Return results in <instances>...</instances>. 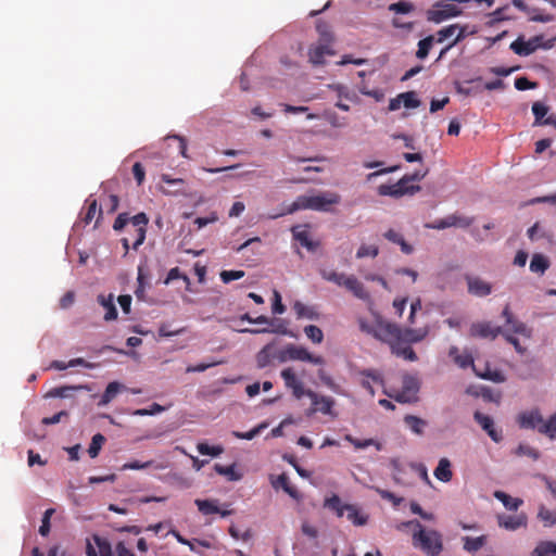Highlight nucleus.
<instances>
[{
	"instance_id": "obj_20",
	"label": "nucleus",
	"mask_w": 556,
	"mask_h": 556,
	"mask_svg": "<svg viewBox=\"0 0 556 556\" xmlns=\"http://www.w3.org/2000/svg\"><path fill=\"white\" fill-rule=\"evenodd\" d=\"M448 356L453 359V362L460 368L465 369L469 366L472 368L476 367L473 364V357L469 352L460 353L459 349L455 345H452L448 350Z\"/></svg>"
},
{
	"instance_id": "obj_37",
	"label": "nucleus",
	"mask_w": 556,
	"mask_h": 556,
	"mask_svg": "<svg viewBox=\"0 0 556 556\" xmlns=\"http://www.w3.org/2000/svg\"><path fill=\"white\" fill-rule=\"evenodd\" d=\"M404 422L412 430V432L418 435L424 433V428L427 425L426 420L414 415H406L404 417Z\"/></svg>"
},
{
	"instance_id": "obj_2",
	"label": "nucleus",
	"mask_w": 556,
	"mask_h": 556,
	"mask_svg": "<svg viewBox=\"0 0 556 556\" xmlns=\"http://www.w3.org/2000/svg\"><path fill=\"white\" fill-rule=\"evenodd\" d=\"M403 527H415L413 545L421 549L427 556H439L443 549L442 535L435 530H426L418 520L402 523Z\"/></svg>"
},
{
	"instance_id": "obj_54",
	"label": "nucleus",
	"mask_w": 556,
	"mask_h": 556,
	"mask_svg": "<svg viewBox=\"0 0 556 556\" xmlns=\"http://www.w3.org/2000/svg\"><path fill=\"white\" fill-rule=\"evenodd\" d=\"M515 453L518 456H528L534 460L540 457L539 451L528 444H519Z\"/></svg>"
},
{
	"instance_id": "obj_33",
	"label": "nucleus",
	"mask_w": 556,
	"mask_h": 556,
	"mask_svg": "<svg viewBox=\"0 0 556 556\" xmlns=\"http://www.w3.org/2000/svg\"><path fill=\"white\" fill-rule=\"evenodd\" d=\"M549 267V262L547 257L542 254H534L530 262V270L532 273L543 275L545 270Z\"/></svg>"
},
{
	"instance_id": "obj_25",
	"label": "nucleus",
	"mask_w": 556,
	"mask_h": 556,
	"mask_svg": "<svg viewBox=\"0 0 556 556\" xmlns=\"http://www.w3.org/2000/svg\"><path fill=\"white\" fill-rule=\"evenodd\" d=\"M451 466V462L447 458H441L434 469V477L442 482H450L453 478Z\"/></svg>"
},
{
	"instance_id": "obj_24",
	"label": "nucleus",
	"mask_w": 556,
	"mask_h": 556,
	"mask_svg": "<svg viewBox=\"0 0 556 556\" xmlns=\"http://www.w3.org/2000/svg\"><path fill=\"white\" fill-rule=\"evenodd\" d=\"M383 237L389 240L392 243L399 244L401 247V251L405 254H412L414 251V248L407 243L404 239V237L395 231L394 229H389L383 233Z\"/></svg>"
},
{
	"instance_id": "obj_11",
	"label": "nucleus",
	"mask_w": 556,
	"mask_h": 556,
	"mask_svg": "<svg viewBox=\"0 0 556 556\" xmlns=\"http://www.w3.org/2000/svg\"><path fill=\"white\" fill-rule=\"evenodd\" d=\"M465 280L468 286V292L475 296L483 298L492 292V286L480 277L466 275Z\"/></svg>"
},
{
	"instance_id": "obj_1",
	"label": "nucleus",
	"mask_w": 556,
	"mask_h": 556,
	"mask_svg": "<svg viewBox=\"0 0 556 556\" xmlns=\"http://www.w3.org/2000/svg\"><path fill=\"white\" fill-rule=\"evenodd\" d=\"M341 197L337 192L326 191L316 195H300L287 208L268 216L270 219L293 214L299 210H313L318 212H330L332 205L339 204Z\"/></svg>"
},
{
	"instance_id": "obj_38",
	"label": "nucleus",
	"mask_w": 556,
	"mask_h": 556,
	"mask_svg": "<svg viewBox=\"0 0 556 556\" xmlns=\"http://www.w3.org/2000/svg\"><path fill=\"white\" fill-rule=\"evenodd\" d=\"M85 387L83 386H63L51 389L47 396L49 397H70L73 395V392L76 390H81Z\"/></svg>"
},
{
	"instance_id": "obj_19",
	"label": "nucleus",
	"mask_w": 556,
	"mask_h": 556,
	"mask_svg": "<svg viewBox=\"0 0 556 556\" xmlns=\"http://www.w3.org/2000/svg\"><path fill=\"white\" fill-rule=\"evenodd\" d=\"M94 542L99 548V555L90 542L86 546L87 556H114L111 544L108 540L94 535Z\"/></svg>"
},
{
	"instance_id": "obj_62",
	"label": "nucleus",
	"mask_w": 556,
	"mask_h": 556,
	"mask_svg": "<svg viewBox=\"0 0 556 556\" xmlns=\"http://www.w3.org/2000/svg\"><path fill=\"white\" fill-rule=\"evenodd\" d=\"M465 27L459 26L458 24H453L440 29L437 35H465Z\"/></svg>"
},
{
	"instance_id": "obj_44",
	"label": "nucleus",
	"mask_w": 556,
	"mask_h": 556,
	"mask_svg": "<svg viewBox=\"0 0 556 556\" xmlns=\"http://www.w3.org/2000/svg\"><path fill=\"white\" fill-rule=\"evenodd\" d=\"M344 439L354 445L355 448H366L370 445H375L377 450H381V444L374 439L358 440L351 434H346Z\"/></svg>"
},
{
	"instance_id": "obj_22",
	"label": "nucleus",
	"mask_w": 556,
	"mask_h": 556,
	"mask_svg": "<svg viewBox=\"0 0 556 556\" xmlns=\"http://www.w3.org/2000/svg\"><path fill=\"white\" fill-rule=\"evenodd\" d=\"M428 334L427 329H410V328H401V336L399 341H404L405 343H417L422 341Z\"/></svg>"
},
{
	"instance_id": "obj_61",
	"label": "nucleus",
	"mask_w": 556,
	"mask_h": 556,
	"mask_svg": "<svg viewBox=\"0 0 556 556\" xmlns=\"http://www.w3.org/2000/svg\"><path fill=\"white\" fill-rule=\"evenodd\" d=\"M453 224H454V222H452V215H448L444 218L434 220L432 224H427L426 227L431 228V229L441 230V229L453 227Z\"/></svg>"
},
{
	"instance_id": "obj_46",
	"label": "nucleus",
	"mask_w": 556,
	"mask_h": 556,
	"mask_svg": "<svg viewBox=\"0 0 556 556\" xmlns=\"http://www.w3.org/2000/svg\"><path fill=\"white\" fill-rule=\"evenodd\" d=\"M304 333L313 343L319 344L324 340V333L321 329L315 325L305 326Z\"/></svg>"
},
{
	"instance_id": "obj_32",
	"label": "nucleus",
	"mask_w": 556,
	"mask_h": 556,
	"mask_svg": "<svg viewBox=\"0 0 556 556\" xmlns=\"http://www.w3.org/2000/svg\"><path fill=\"white\" fill-rule=\"evenodd\" d=\"M346 518L355 526H364L367 523L368 517L362 515L356 506L348 504L345 505Z\"/></svg>"
},
{
	"instance_id": "obj_8",
	"label": "nucleus",
	"mask_w": 556,
	"mask_h": 556,
	"mask_svg": "<svg viewBox=\"0 0 556 556\" xmlns=\"http://www.w3.org/2000/svg\"><path fill=\"white\" fill-rule=\"evenodd\" d=\"M307 397L312 401V408L308 410L307 415L320 412L324 415L336 416L332 412L336 401L332 397L320 395L313 390H308Z\"/></svg>"
},
{
	"instance_id": "obj_43",
	"label": "nucleus",
	"mask_w": 556,
	"mask_h": 556,
	"mask_svg": "<svg viewBox=\"0 0 556 556\" xmlns=\"http://www.w3.org/2000/svg\"><path fill=\"white\" fill-rule=\"evenodd\" d=\"M345 505L342 504L340 497L338 495H332L331 497L325 501V506L334 510L338 517H343L345 514Z\"/></svg>"
},
{
	"instance_id": "obj_36",
	"label": "nucleus",
	"mask_w": 556,
	"mask_h": 556,
	"mask_svg": "<svg viewBox=\"0 0 556 556\" xmlns=\"http://www.w3.org/2000/svg\"><path fill=\"white\" fill-rule=\"evenodd\" d=\"M538 518L543 522L546 528L556 526V510L548 509L544 505L539 507Z\"/></svg>"
},
{
	"instance_id": "obj_39",
	"label": "nucleus",
	"mask_w": 556,
	"mask_h": 556,
	"mask_svg": "<svg viewBox=\"0 0 556 556\" xmlns=\"http://www.w3.org/2000/svg\"><path fill=\"white\" fill-rule=\"evenodd\" d=\"M539 432L545 434L552 440L556 438V413L553 414L546 421L543 419L542 425L539 427Z\"/></svg>"
},
{
	"instance_id": "obj_12",
	"label": "nucleus",
	"mask_w": 556,
	"mask_h": 556,
	"mask_svg": "<svg viewBox=\"0 0 556 556\" xmlns=\"http://www.w3.org/2000/svg\"><path fill=\"white\" fill-rule=\"evenodd\" d=\"M502 333L501 327L492 326L489 321L475 323L470 327V334L482 339H495Z\"/></svg>"
},
{
	"instance_id": "obj_51",
	"label": "nucleus",
	"mask_w": 556,
	"mask_h": 556,
	"mask_svg": "<svg viewBox=\"0 0 556 556\" xmlns=\"http://www.w3.org/2000/svg\"><path fill=\"white\" fill-rule=\"evenodd\" d=\"M548 108L541 102H534L532 113L534 115V125H541L544 116L547 114Z\"/></svg>"
},
{
	"instance_id": "obj_13",
	"label": "nucleus",
	"mask_w": 556,
	"mask_h": 556,
	"mask_svg": "<svg viewBox=\"0 0 556 556\" xmlns=\"http://www.w3.org/2000/svg\"><path fill=\"white\" fill-rule=\"evenodd\" d=\"M543 422L539 409L526 410L518 415V425L522 429H538Z\"/></svg>"
},
{
	"instance_id": "obj_52",
	"label": "nucleus",
	"mask_w": 556,
	"mask_h": 556,
	"mask_svg": "<svg viewBox=\"0 0 556 556\" xmlns=\"http://www.w3.org/2000/svg\"><path fill=\"white\" fill-rule=\"evenodd\" d=\"M433 39L434 37H424V39L419 41L418 50L416 52L417 58L425 59L428 55L429 50L432 47Z\"/></svg>"
},
{
	"instance_id": "obj_59",
	"label": "nucleus",
	"mask_w": 556,
	"mask_h": 556,
	"mask_svg": "<svg viewBox=\"0 0 556 556\" xmlns=\"http://www.w3.org/2000/svg\"><path fill=\"white\" fill-rule=\"evenodd\" d=\"M318 377L321 380V382L329 388L331 391L336 393H341V388L338 383L334 382V380L328 376L324 370L318 371Z\"/></svg>"
},
{
	"instance_id": "obj_49",
	"label": "nucleus",
	"mask_w": 556,
	"mask_h": 556,
	"mask_svg": "<svg viewBox=\"0 0 556 556\" xmlns=\"http://www.w3.org/2000/svg\"><path fill=\"white\" fill-rule=\"evenodd\" d=\"M197 448L200 454L208 455V456H213V457L218 456L224 452V448L219 445L211 446L207 443H203V442L199 443L197 445Z\"/></svg>"
},
{
	"instance_id": "obj_10",
	"label": "nucleus",
	"mask_w": 556,
	"mask_h": 556,
	"mask_svg": "<svg viewBox=\"0 0 556 556\" xmlns=\"http://www.w3.org/2000/svg\"><path fill=\"white\" fill-rule=\"evenodd\" d=\"M473 419L480 425V427L489 434V437L498 443L503 440L502 430H497L494 425V420L491 416L484 415L480 412L473 414Z\"/></svg>"
},
{
	"instance_id": "obj_26",
	"label": "nucleus",
	"mask_w": 556,
	"mask_h": 556,
	"mask_svg": "<svg viewBox=\"0 0 556 556\" xmlns=\"http://www.w3.org/2000/svg\"><path fill=\"white\" fill-rule=\"evenodd\" d=\"M498 525L502 528L507 530H517L523 526H526V517L525 516H500Z\"/></svg>"
},
{
	"instance_id": "obj_64",
	"label": "nucleus",
	"mask_w": 556,
	"mask_h": 556,
	"mask_svg": "<svg viewBox=\"0 0 556 556\" xmlns=\"http://www.w3.org/2000/svg\"><path fill=\"white\" fill-rule=\"evenodd\" d=\"M536 87V83L530 81L527 77H518L515 79V88L518 90H528Z\"/></svg>"
},
{
	"instance_id": "obj_58",
	"label": "nucleus",
	"mask_w": 556,
	"mask_h": 556,
	"mask_svg": "<svg viewBox=\"0 0 556 556\" xmlns=\"http://www.w3.org/2000/svg\"><path fill=\"white\" fill-rule=\"evenodd\" d=\"M265 428H266V424H261L248 432L233 431L232 434H233V437H236L238 439L252 440Z\"/></svg>"
},
{
	"instance_id": "obj_55",
	"label": "nucleus",
	"mask_w": 556,
	"mask_h": 556,
	"mask_svg": "<svg viewBox=\"0 0 556 556\" xmlns=\"http://www.w3.org/2000/svg\"><path fill=\"white\" fill-rule=\"evenodd\" d=\"M378 253H379V249L377 245L363 244L358 248V250L356 252V257L357 258H364L367 256L376 257L378 255Z\"/></svg>"
},
{
	"instance_id": "obj_42",
	"label": "nucleus",
	"mask_w": 556,
	"mask_h": 556,
	"mask_svg": "<svg viewBox=\"0 0 556 556\" xmlns=\"http://www.w3.org/2000/svg\"><path fill=\"white\" fill-rule=\"evenodd\" d=\"M473 371L478 377L485 379V380H490V381H493L496 383H501V382L505 381V376L500 370H491L490 368H486V370L484 372H480L477 370L476 367H473Z\"/></svg>"
},
{
	"instance_id": "obj_21",
	"label": "nucleus",
	"mask_w": 556,
	"mask_h": 556,
	"mask_svg": "<svg viewBox=\"0 0 556 556\" xmlns=\"http://www.w3.org/2000/svg\"><path fill=\"white\" fill-rule=\"evenodd\" d=\"M97 301L105 309L103 317L105 321L115 320L117 318V309L114 304V295L112 293L109 295L99 294Z\"/></svg>"
},
{
	"instance_id": "obj_7",
	"label": "nucleus",
	"mask_w": 556,
	"mask_h": 556,
	"mask_svg": "<svg viewBox=\"0 0 556 556\" xmlns=\"http://www.w3.org/2000/svg\"><path fill=\"white\" fill-rule=\"evenodd\" d=\"M401 336V327L395 324L382 319L380 316L376 317L374 338L388 343L390 346L399 341Z\"/></svg>"
},
{
	"instance_id": "obj_16",
	"label": "nucleus",
	"mask_w": 556,
	"mask_h": 556,
	"mask_svg": "<svg viewBox=\"0 0 556 556\" xmlns=\"http://www.w3.org/2000/svg\"><path fill=\"white\" fill-rule=\"evenodd\" d=\"M270 483L275 490L281 488L290 497L296 501L301 500L302 497L296 488L291 485L289 478L286 473H281L278 477L270 476Z\"/></svg>"
},
{
	"instance_id": "obj_5",
	"label": "nucleus",
	"mask_w": 556,
	"mask_h": 556,
	"mask_svg": "<svg viewBox=\"0 0 556 556\" xmlns=\"http://www.w3.org/2000/svg\"><path fill=\"white\" fill-rule=\"evenodd\" d=\"M278 358L282 363L288 361L308 362L314 365H323L325 363L321 356L314 355L304 346L292 343L286 345V348L280 351Z\"/></svg>"
},
{
	"instance_id": "obj_40",
	"label": "nucleus",
	"mask_w": 556,
	"mask_h": 556,
	"mask_svg": "<svg viewBox=\"0 0 556 556\" xmlns=\"http://www.w3.org/2000/svg\"><path fill=\"white\" fill-rule=\"evenodd\" d=\"M198 509L203 514V515H212V514H217L219 513V508L216 504V501H212V500H195L194 501Z\"/></svg>"
},
{
	"instance_id": "obj_6",
	"label": "nucleus",
	"mask_w": 556,
	"mask_h": 556,
	"mask_svg": "<svg viewBox=\"0 0 556 556\" xmlns=\"http://www.w3.org/2000/svg\"><path fill=\"white\" fill-rule=\"evenodd\" d=\"M420 389L419 379L412 375H405L402 380V390L396 394L384 391V394L399 403H412L418 400L417 393Z\"/></svg>"
},
{
	"instance_id": "obj_31",
	"label": "nucleus",
	"mask_w": 556,
	"mask_h": 556,
	"mask_svg": "<svg viewBox=\"0 0 556 556\" xmlns=\"http://www.w3.org/2000/svg\"><path fill=\"white\" fill-rule=\"evenodd\" d=\"M293 308L299 318H307L312 320L319 318L318 312L313 306H307L301 302H295Z\"/></svg>"
},
{
	"instance_id": "obj_15",
	"label": "nucleus",
	"mask_w": 556,
	"mask_h": 556,
	"mask_svg": "<svg viewBox=\"0 0 556 556\" xmlns=\"http://www.w3.org/2000/svg\"><path fill=\"white\" fill-rule=\"evenodd\" d=\"M333 54L334 51L332 50L329 42L312 47L308 51L309 62L314 65H323L326 61V58Z\"/></svg>"
},
{
	"instance_id": "obj_57",
	"label": "nucleus",
	"mask_w": 556,
	"mask_h": 556,
	"mask_svg": "<svg viewBox=\"0 0 556 556\" xmlns=\"http://www.w3.org/2000/svg\"><path fill=\"white\" fill-rule=\"evenodd\" d=\"M451 215H452V222H454L453 227L468 228L475 222L473 217H468V216L459 215V214H451Z\"/></svg>"
},
{
	"instance_id": "obj_41",
	"label": "nucleus",
	"mask_w": 556,
	"mask_h": 556,
	"mask_svg": "<svg viewBox=\"0 0 556 556\" xmlns=\"http://www.w3.org/2000/svg\"><path fill=\"white\" fill-rule=\"evenodd\" d=\"M319 274L323 279L333 282L337 286L343 287V281L346 280V275L342 273H337L334 270L320 269Z\"/></svg>"
},
{
	"instance_id": "obj_9",
	"label": "nucleus",
	"mask_w": 556,
	"mask_h": 556,
	"mask_svg": "<svg viewBox=\"0 0 556 556\" xmlns=\"http://www.w3.org/2000/svg\"><path fill=\"white\" fill-rule=\"evenodd\" d=\"M419 186H407V179H400L396 184L393 185H380L378 187V193L380 195H389L394 198H400L404 194H414L419 191Z\"/></svg>"
},
{
	"instance_id": "obj_27",
	"label": "nucleus",
	"mask_w": 556,
	"mask_h": 556,
	"mask_svg": "<svg viewBox=\"0 0 556 556\" xmlns=\"http://www.w3.org/2000/svg\"><path fill=\"white\" fill-rule=\"evenodd\" d=\"M402 343H405V342L396 341L393 345L390 346L392 354H394L399 357H403L404 359L409 361V362L417 361V355H416L415 351L408 345L403 346Z\"/></svg>"
},
{
	"instance_id": "obj_63",
	"label": "nucleus",
	"mask_w": 556,
	"mask_h": 556,
	"mask_svg": "<svg viewBox=\"0 0 556 556\" xmlns=\"http://www.w3.org/2000/svg\"><path fill=\"white\" fill-rule=\"evenodd\" d=\"M152 460L141 463L139 460H134L130 463H126L122 466V470H139L146 469L152 466Z\"/></svg>"
},
{
	"instance_id": "obj_29",
	"label": "nucleus",
	"mask_w": 556,
	"mask_h": 556,
	"mask_svg": "<svg viewBox=\"0 0 556 556\" xmlns=\"http://www.w3.org/2000/svg\"><path fill=\"white\" fill-rule=\"evenodd\" d=\"M86 203H87V211L85 213V215L83 216V222L88 225L91 223V220L96 217V215L98 214V218L96 220V226L98 225L99 223V219L101 218V210L98 207V202L96 199H87L86 200Z\"/></svg>"
},
{
	"instance_id": "obj_35",
	"label": "nucleus",
	"mask_w": 556,
	"mask_h": 556,
	"mask_svg": "<svg viewBox=\"0 0 556 556\" xmlns=\"http://www.w3.org/2000/svg\"><path fill=\"white\" fill-rule=\"evenodd\" d=\"M214 468L218 475L227 477V479L229 481H239L242 478V473H240L236 470L235 464L229 465V466H223V465L216 464Z\"/></svg>"
},
{
	"instance_id": "obj_47",
	"label": "nucleus",
	"mask_w": 556,
	"mask_h": 556,
	"mask_svg": "<svg viewBox=\"0 0 556 556\" xmlns=\"http://www.w3.org/2000/svg\"><path fill=\"white\" fill-rule=\"evenodd\" d=\"M400 99L406 109H416L420 105V100L417 98L415 91L400 93Z\"/></svg>"
},
{
	"instance_id": "obj_18",
	"label": "nucleus",
	"mask_w": 556,
	"mask_h": 556,
	"mask_svg": "<svg viewBox=\"0 0 556 556\" xmlns=\"http://www.w3.org/2000/svg\"><path fill=\"white\" fill-rule=\"evenodd\" d=\"M343 287L353 293V295L361 300H368L369 293L366 291L364 285L353 275L346 277L343 281Z\"/></svg>"
},
{
	"instance_id": "obj_28",
	"label": "nucleus",
	"mask_w": 556,
	"mask_h": 556,
	"mask_svg": "<svg viewBox=\"0 0 556 556\" xmlns=\"http://www.w3.org/2000/svg\"><path fill=\"white\" fill-rule=\"evenodd\" d=\"M494 497L496 500L501 501L506 509L513 510V511L517 510L523 504L522 500L517 498V497H511L510 495H508L507 493H505L503 491H495Z\"/></svg>"
},
{
	"instance_id": "obj_60",
	"label": "nucleus",
	"mask_w": 556,
	"mask_h": 556,
	"mask_svg": "<svg viewBox=\"0 0 556 556\" xmlns=\"http://www.w3.org/2000/svg\"><path fill=\"white\" fill-rule=\"evenodd\" d=\"M243 276V270H223L220 273V279L224 283H229L233 280L241 279Z\"/></svg>"
},
{
	"instance_id": "obj_50",
	"label": "nucleus",
	"mask_w": 556,
	"mask_h": 556,
	"mask_svg": "<svg viewBox=\"0 0 556 556\" xmlns=\"http://www.w3.org/2000/svg\"><path fill=\"white\" fill-rule=\"evenodd\" d=\"M414 9V4L408 1H399L389 5V10L397 14H407Z\"/></svg>"
},
{
	"instance_id": "obj_17",
	"label": "nucleus",
	"mask_w": 556,
	"mask_h": 556,
	"mask_svg": "<svg viewBox=\"0 0 556 556\" xmlns=\"http://www.w3.org/2000/svg\"><path fill=\"white\" fill-rule=\"evenodd\" d=\"M293 238L300 242V244L306 248L311 252H315L319 248V242L314 241L309 238V233L302 226H294L292 228Z\"/></svg>"
},
{
	"instance_id": "obj_45",
	"label": "nucleus",
	"mask_w": 556,
	"mask_h": 556,
	"mask_svg": "<svg viewBox=\"0 0 556 556\" xmlns=\"http://www.w3.org/2000/svg\"><path fill=\"white\" fill-rule=\"evenodd\" d=\"M104 442H105V438L101 433H97L92 437L91 443L88 448V454L91 458H96L99 455L100 450Z\"/></svg>"
},
{
	"instance_id": "obj_34",
	"label": "nucleus",
	"mask_w": 556,
	"mask_h": 556,
	"mask_svg": "<svg viewBox=\"0 0 556 556\" xmlns=\"http://www.w3.org/2000/svg\"><path fill=\"white\" fill-rule=\"evenodd\" d=\"M464 541V549L469 553H476L478 552L485 543H486V536L480 535L477 538H470L465 536L463 538Z\"/></svg>"
},
{
	"instance_id": "obj_3",
	"label": "nucleus",
	"mask_w": 556,
	"mask_h": 556,
	"mask_svg": "<svg viewBox=\"0 0 556 556\" xmlns=\"http://www.w3.org/2000/svg\"><path fill=\"white\" fill-rule=\"evenodd\" d=\"M128 224H131L134 228V242L132 249L138 250V248L144 242L147 235V226L149 224V218L146 213L141 212L132 217L129 216L128 213H121L117 215L116 219L113 224V229L115 231H122Z\"/></svg>"
},
{
	"instance_id": "obj_30",
	"label": "nucleus",
	"mask_w": 556,
	"mask_h": 556,
	"mask_svg": "<svg viewBox=\"0 0 556 556\" xmlns=\"http://www.w3.org/2000/svg\"><path fill=\"white\" fill-rule=\"evenodd\" d=\"M531 556H556V543L553 541L539 542Z\"/></svg>"
},
{
	"instance_id": "obj_23",
	"label": "nucleus",
	"mask_w": 556,
	"mask_h": 556,
	"mask_svg": "<svg viewBox=\"0 0 556 556\" xmlns=\"http://www.w3.org/2000/svg\"><path fill=\"white\" fill-rule=\"evenodd\" d=\"M124 389H125V386H123V384H122V383H119L118 381L110 382V383L106 386V388H105V390H104V392H103V394H102V396H101V399H100V401H99L98 405H99V406H105V405H108V404H109L110 402H112V401L116 397V395H117L119 392H122Z\"/></svg>"
},
{
	"instance_id": "obj_48",
	"label": "nucleus",
	"mask_w": 556,
	"mask_h": 556,
	"mask_svg": "<svg viewBox=\"0 0 556 556\" xmlns=\"http://www.w3.org/2000/svg\"><path fill=\"white\" fill-rule=\"evenodd\" d=\"M288 389H293L302 381H300L292 368H285L280 374Z\"/></svg>"
},
{
	"instance_id": "obj_4",
	"label": "nucleus",
	"mask_w": 556,
	"mask_h": 556,
	"mask_svg": "<svg viewBox=\"0 0 556 556\" xmlns=\"http://www.w3.org/2000/svg\"><path fill=\"white\" fill-rule=\"evenodd\" d=\"M457 4L459 3L454 0L435 2L426 12L427 21L440 24L451 17L458 16L462 13V9H459Z\"/></svg>"
},
{
	"instance_id": "obj_56",
	"label": "nucleus",
	"mask_w": 556,
	"mask_h": 556,
	"mask_svg": "<svg viewBox=\"0 0 556 556\" xmlns=\"http://www.w3.org/2000/svg\"><path fill=\"white\" fill-rule=\"evenodd\" d=\"M165 410V407L157 403H153L150 408H139L132 412L134 416H152Z\"/></svg>"
},
{
	"instance_id": "obj_14",
	"label": "nucleus",
	"mask_w": 556,
	"mask_h": 556,
	"mask_svg": "<svg viewBox=\"0 0 556 556\" xmlns=\"http://www.w3.org/2000/svg\"><path fill=\"white\" fill-rule=\"evenodd\" d=\"M543 37H533L528 41H523L522 37H518L517 40L511 42L510 49L518 55H530L540 47V40Z\"/></svg>"
},
{
	"instance_id": "obj_53",
	"label": "nucleus",
	"mask_w": 556,
	"mask_h": 556,
	"mask_svg": "<svg viewBox=\"0 0 556 556\" xmlns=\"http://www.w3.org/2000/svg\"><path fill=\"white\" fill-rule=\"evenodd\" d=\"M54 511L55 510L53 508H48L43 513L42 520H41V526L39 527V533L42 536H47L49 534V532H50V528H51L50 519H51L52 515L54 514Z\"/></svg>"
}]
</instances>
